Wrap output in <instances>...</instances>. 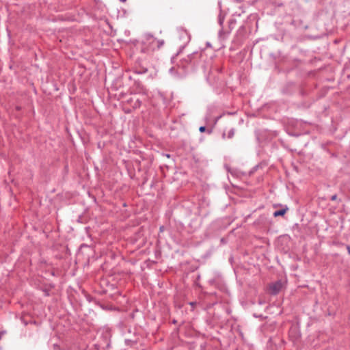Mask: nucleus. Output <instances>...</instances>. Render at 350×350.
<instances>
[{"mask_svg":"<svg viewBox=\"0 0 350 350\" xmlns=\"http://www.w3.org/2000/svg\"><path fill=\"white\" fill-rule=\"evenodd\" d=\"M164 42L163 40H158L152 36H146L144 40L142 42L141 51L145 53H149L157 49H159Z\"/></svg>","mask_w":350,"mask_h":350,"instance_id":"1","label":"nucleus"},{"mask_svg":"<svg viewBox=\"0 0 350 350\" xmlns=\"http://www.w3.org/2000/svg\"><path fill=\"white\" fill-rule=\"evenodd\" d=\"M178 56V54H176L175 57H173V58H172V61H173V62H175V61L177 59Z\"/></svg>","mask_w":350,"mask_h":350,"instance_id":"11","label":"nucleus"},{"mask_svg":"<svg viewBox=\"0 0 350 350\" xmlns=\"http://www.w3.org/2000/svg\"><path fill=\"white\" fill-rule=\"evenodd\" d=\"M234 133H235V130H234V129H231L228 131V136H227V137H228V139H231V138H232V137H234Z\"/></svg>","mask_w":350,"mask_h":350,"instance_id":"7","label":"nucleus"},{"mask_svg":"<svg viewBox=\"0 0 350 350\" xmlns=\"http://www.w3.org/2000/svg\"><path fill=\"white\" fill-rule=\"evenodd\" d=\"M282 288V283L280 281H277L269 285V290L271 294L277 295Z\"/></svg>","mask_w":350,"mask_h":350,"instance_id":"2","label":"nucleus"},{"mask_svg":"<svg viewBox=\"0 0 350 350\" xmlns=\"http://www.w3.org/2000/svg\"><path fill=\"white\" fill-rule=\"evenodd\" d=\"M199 131L201 133L204 132L206 131V127L205 126H200V129H199Z\"/></svg>","mask_w":350,"mask_h":350,"instance_id":"8","label":"nucleus"},{"mask_svg":"<svg viewBox=\"0 0 350 350\" xmlns=\"http://www.w3.org/2000/svg\"><path fill=\"white\" fill-rule=\"evenodd\" d=\"M148 68L144 66H138L137 64L135 66V72L137 74H144L147 72Z\"/></svg>","mask_w":350,"mask_h":350,"instance_id":"4","label":"nucleus"},{"mask_svg":"<svg viewBox=\"0 0 350 350\" xmlns=\"http://www.w3.org/2000/svg\"><path fill=\"white\" fill-rule=\"evenodd\" d=\"M236 1H237V2H240V1H241V0H236Z\"/></svg>","mask_w":350,"mask_h":350,"instance_id":"16","label":"nucleus"},{"mask_svg":"<svg viewBox=\"0 0 350 350\" xmlns=\"http://www.w3.org/2000/svg\"><path fill=\"white\" fill-rule=\"evenodd\" d=\"M195 54L188 55L186 57H184L180 60V64H178V67H182L183 68H186L191 62L193 56Z\"/></svg>","mask_w":350,"mask_h":350,"instance_id":"3","label":"nucleus"},{"mask_svg":"<svg viewBox=\"0 0 350 350\" xmlns=\"http://www.w3.org/2000/svg\"><path fill=\"white\" fill-rule=\"evenodd\" d=\"M131 101H133V100L135 101V103H133V107L138 108V107H139L141 106L142 102H141V100L139 98H131Z\"/></svg>","mask_w":350,"mask_h":350,"instance_id":"6","label":"nucleus"},{"mask_svg":"<svg viewBox=\"0 0 350 350\" xmlns=\"http://www.w3.org/2000/svg\"><path fill=\"white\" fill-rule=\"evenodd\" d=\"M288 208L286 207L285 208H283V209H281V210H278V211H276L273 213V216L275 217H279V216H283L284 215V214L286 213V211H288Z\"/></svg>","mask_w":350,"mask_h":350,"instance_id":"5","label":"nucleus"},{"mask_svg":"<svg viewBox=\"0 0 350 350\" xmlns=\"http://www.w3.org/2000/svg\"><path fill=\"white\" fill-rule=\"evenodd\" d=\"M190 304H191V306H193V305L195 304V303L191 302V303H190Z\"/></svg>","mask_w":350,"mask_h":350,"instance_id":"15","label":"nucleus"},{"mask_svg":"<svg viewBox=\"0 0 350 350\" xmlns=\"http://www.w3.org/2000/svg\"><path fill=\"white\" fill-rule=\"evenodd\" d=\"M347 249L348 253L350 254V245H347Z\"/></svg>","mask_w":350,"mask_h":350,"instance_id":"13","label":"nucleus"},{"mask_svg":"<svg viewBox=\"0 0 350 350\" xmlns=\"http://www.w3.org/2000/svg\"><path fill=\"white\" fill-rule=\"evenodd\" d=\"M174 71H175V68L174 67H172V68L170 69V72L171 73H173Z\"/></svg>","mask_w":350,"mask_h":350,"instance_id":"12","label":"nucleus"},{"mask_svg":"<svg viewBox=\"0 0 350 350\" xmlns=\"http://www.w3.org/2000/svg\"><path fill=\"white\" fill-rule=\"evenodd\" d=\"M244 12H245V11H244V10H241V12H236L235 13H236V14H237L238 16H241V14L242 13H244Z\"/></svg>","mask_w":350,"mask_h":350,"instance_id":"10","label":"nucleus"},{"mask_svg":"<svg viewBox=\"0 0 350 350\" xmlns=\"http://www.w3.org/2000/svg\"><path fill=\"white\" fill-rule=\"evenodd\" d=\"M336 199H337V195H336V194L333 195V196L331 197V200H332V201L336 200Z\"/></svg>","mask_w":350,"mask_h":350,"instance_id":"9","label":"nucleus"},{"mask_svg":"<svg viewBox=\"0 0 350 350\" xmlns=\"http://www.w3.org/2000/svg\"><path fill=\"white\" fill-rule=\"evenodd\" d=\"M222 23H223V20L219 19V23L221 25V24H222Z\"/></svg>","mask_w":350,"mask_h":350,"instance_id":"14","label":"nucleus"}]
</instances>
